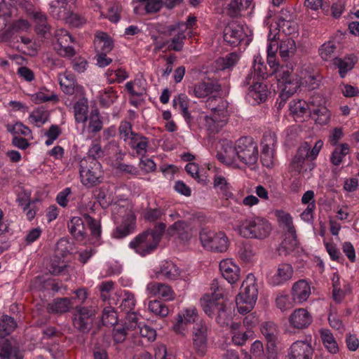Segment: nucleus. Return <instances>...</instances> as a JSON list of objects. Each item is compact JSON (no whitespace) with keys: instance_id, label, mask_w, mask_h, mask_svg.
Segmentation results:
<instances>
[{"instance_id":"nucleus-1","label":"nucleus","mask_w":359,"mask_h":359,"mask_svg":"<svg viewBox=\"0 0 359 359\" xmlns=\"http://www.w3.org/2000/svg\"><path fill=\"white\" fill-rule=\"evenodd\" d=\"M217 156L220 162L231 168H252L258 160V147L252 138L248 137L239 138L234 142L224 140Z\"/></svg>"},{"instance_id":"nucleus-2","label":"nucleus","mask_w":359,"mask_h":359,"mask_svg":"<svg viewBox=\"0 0 359 359\" xmlns=\"http://www.w3.org/2000/svg\"><path fill=\"white\" fill-rule=\"evenodd\" d=\"M219 87L210 83H200L193 88V94L198 98L208 97L206 105L211 110L210 116L201 113L198 120L200 124L212 132L218 131L224 126L229 116L228 102L221 97L211 95L217 92Z\"/></svg>"},{"instance_id":"nucleus-3","label":"nucleus","mask_w":359,"mask_h":359,"mask_svg":"<svg viewBox=\"0 0 359 359\" xmlns=\"http://www.w3.org/2000/svg\"><path fill=\"white\" fill-rule=\"evenodd\" d=\"M276 79L281 91L280 97L282 100L280 105L283 104L289 97L296 93L301 86L314 79L306 67L298 68L295 72L292 73L287 67H281L276 73Z\"/></svg>"},{"instance_id":"nucleus-4","label":"nucleus","mask_w":359,"mask_h":359,"mask_svg":"<svg viewBox=\"0 0 359 359\" xmlns=\"http://www.w3.org/2000/svg\"><path fill=\"white\" fill-rule=\"evenodd\" d=\"M258 290L256 279L253 274L249 273L240 287V291L236 297V305L238 312L245 314L250 312L257 302Z\"/></svg>"},{"instance_id":"nucleus-5","label":"nucleus","mask_w":359,"mask_h":359,"mask_svg":"<svg viewBox=\"0 0 359 359\" xmlns=\"http://www.w3.org/2000/svg\"><path fill=\"white\" fill-rule=\"evenodd\" d=\"M112 215L116 222L121 219L120 224L112 231V238L121 239L134 231L136 217L129 205H114L112 207Z\"/></svg>"},{"instance_id":"nucleus-6","label":"nucleus","mask_w":359,"mask_h":359,"mask_svg":"<svg viewBox=\"0 0 359 359\" xmlns=\"http://www.w3.org/2000/svg\"><path fill=\"white\" fill-rule=\"evenodd\" d=\"M272 230L271 223L262 217L248 218L237 226L236 231L243 238L262 240L267 238Z\"/></svg>"},{"instance_id":"nucleus-7","label":"nucleus","mask_w":359,"mask_h":359,"mask_svg":"<svg viewBox=\"0 0 359 359\" xmlns=\"http://www.w3.org/2000/svg\"><path fill=\"white\" fill-rule=\"evenodd\" d=\"M79 175L81 184L88 188L97 186L104 180L102 165L95 160L82 158L79 163Z\"/></svg>"},{"instance_id":"nucleus-8","label":"nucleus","mask_w":359,"mask_h":359,"mask_svg":"<svg viewBox=\"0 0 359 359\" xmlns=\"http://www.w3.org/2000/svg\"><path fill=\"white\" fill-rule=\"evenodd\" d=\"M85 224L88 225L92 236L97 238L101 233L100 222L88 215L72 217L68 223L69 232L76 240L83 241L86 234Z\"/></svg>"},{"instance_id":"nucleus-9","label":"nucleus","mask_w":359,"mask_h":359,"mask_svg":"<svg viewBox=\"0 0 359 359\" xmlns=\"http://www.w3.org/2000/svg\"><path fill=\"white\" fill-rule=\"evenodd\" d=\"M200 241L203 247L216 252H225L229 246V240L222 231L214 232L208 229H202L199 233Z\"/></svg>"},{"instance_id":"nucleus-10","label":"nucleus","mask_w":359,"mask_h":359,"mask_svg":"<svg viewBox=\"0 0 359 359\" xmlns=\"http://www.w3.org/2000/svg\"><path fill=\"white\" fill-rule=\"evenodd\" d=\"M323 146V142L320 140L316 142L312 149L308 142L302 144L290 164L291 169L295 172H300L303 168L305 160L307 158L311 160L315 159Z\"/></svg>"},{"instance_id":"nucleus-11","label":"nucleus","mask_w":359,"mask_h":359,"mask_svg":"<svg viewBox=\"0 0 359 359\" xmlns=\"http://www.w3.org/2000/svg\"><path fill=\"white\" fill-rule=\"evenodd\" d=\"M138 316L136 313H129L127 316V320L129 325L127 326L128 330H131V335L136 338L140 337L146 341H153L156 337V330L147 325L138 323Z\"/></svg>"},{"instance_id":"nucleus-12","label":"nucleus","mask_w":359,"mask_h":359,"mask_svg":"<svg viewBox=\"0 0 359 359\" xmlns=\"http://www.w3.org/2000/svg\"><path fill=\"white\" fill-rule=\"evenodd\" d=\"M250 35H251V31L247 27L236 22L229 23L224 32V40L232 46H238L242 41L248 44L251 41V39L249 38Z\"/></svg>"},{"instance_id":"nucleus-13","label":"nucleus","mask_w":359,"mask_h":359,"mask_svg":"<svg viewBox=\"0 0 359 359\" xmlns=\"http://www.w3.org/2000/svg\"><path fill=\"white\" fill-rule=\"evenodd\" d=\"M158 245L157 240L147 231L135 237L129 243V248L144 257L154 252Z\"/></svg>"},{"instance_id":"nucleus-14","label":"nucleus","mask_w":359,"mask_h":359,"mask_svg":"<svg viewBox=\"0 0 359 359\" xmlns=\"http://www.w3.org/2000/svg\"><path fill=\"white\" fill-rule=\"evenodd\" d=\"M198 313L195 306L184 308L176 316L173 330L177 334H184L189 325L200 323L198 321Z\"/></svg>"},{"instance_id":"nucleus-15","label":"nucleus","mask_w":359,"mask_h":359,"mask_svg":"<svg viewBox=\"0 0 359 359\" xmlns=\"http://www.w3.org/2000/svg\"><path fill=\"white\" fill-rule=\"evenodd\" d=\"M22 7L27 12H34L32 4L27 0H0V31L5 28L12 15L11 7Z\"/></svg>"},{"instance_id":"nucleus-16","label":"nucleus","mask_w":359,"mask_h":359,"mask_svg":"<svg viewBox=\"0 0 359 359\" xmlns=\"http://www.w3.org/2000/svg\"><path fill=\"white\" fill-rule=\"evenodd\" d=\"M224 297V290L219 287L212 293L203 295L201 299V305L204 312L209 316L216 314L223 305L222 299Z\"/></svg>"},{"instance_id":"nucleus-17","label":"nucleus","mask_w":359,"mask_h":359,"mask_svg":"<svg viewBox=\"0 0 359 359\" xmlns=\"http://www.w3.org/2000/svg\"><path fill=\"white\" fill-rule=\"evenodd\" d=\"M196 233V229L185 221L178 220L170 225L165 231L168 237H175L182 241H189Z\"/></svg>"},{"instance_id":"nucleus-18","label":"nucleus","mask_w":359,"mask_h":359,"mask_svg":"<svg viewBox=\"0 0 359 359\" xmlns=\"http://www.w3.org/2000/svg\"><path fill=\"white\" fill-rule=\"evenodd\" d=\"M277 27H278V31L276 30V28L274 30L272 29L273 33H278L277 36L280 32L286 36H292L291 37H294L298 34V25L293 15L287 10L281 11Z\"/></svg>"},{"instance_id":"nucleus-19","label":"nucleus","mask_w":359,"mask_h":359,"mask_svg":"<svg viewBox=\"0 0 359 359\" xmlns=\"http://www.w3.org/2000/svg\"><path fill=\"white\" fill-rule=\"evenodd\" d=\"M56 43L54 44L55 51L62 57H72L75 55V50L69 46L72 41V36L65 29H58L55 34Z\"/></svg>"},{"instance_id":"nucleus-20","label":"nucleus","mask_w":359,"mask_h":359,"mask_svg":"<svg viewBox=\"0 0 359 359\" xmlns=\"http://www.w3.org/2000/svg\"><path fill=\"white\" fill-rule=\"evenodd\" d=\"M219 271L222 277L231 285L236 283L241 278V269L231 258L220 261Z\"/></svg>"},{"instance_id":"nucleus-21","label":"nucleus","mask_w":359,"mask_h":359,"mask_svg":"<svg viewBox=\"0 0 359 359\" xmlns=\"http://www.w3.org/2000/svg\"><path fill=\"white\" fill-rule=\"evenodd\" d=\"M313 348L307 340L294 341L290 347L287 359H312Z\"/></svg>"},{"instance_id":"nucleus-22","label":"nucleus","mask_w":359,"mask_h":359,"mask_svg":"<svg viewBox=\"0 0 359 359\" xmlns=\"http://www.w3.org/2000/svg\"><path fill=\"white\" fill-rule=\"evenodd\" d=\"M132 4L137 15L154 14L163 7V0H132Z\"/></svg>"},{"instance_id":"nucleus-23","label":"nucleus","mask_w":359,"mask_h":359,"mask_svg":"<svg viewBox=\"0 0 359 359\" xmlns=\"http://www.w3.org/2000/svg\"><path fill=\"white\" fill-rule=\"evenodd\" d=\"M290 327L295 330H303L308 327L313 321L311 313L304 308L294 310L288 318Z\"/></svg>"},{"instance_id":"nucleus-24","label":"nucleus","mask_w":359,"mask_h":359,"mask_svg":"<svg viewBox=\"0 0 359 359\" xmlns=\"http://www.w3.org/2000/svg\"><path fill=\"white\" fill-rule=\"evenodd\" d=\"M277 32H272V27H269L268 34V43H267V63L270 68L273 70L272 73L276 76L281 67L276 60V53L278 50V44L276 43Z\"/></svg>"},{"instance_id":"nucleus-25","label":"nucleus","mask_w":359,"mask_h":359,"mask_svg":"<svg viewBox=\"0 0 359 359\" xmlns=\"http://www.w3.org/2000/svg\"><path fill=\"white\" fill-rule=\"evenodd\" d=\"M192 339L197 353L201 355H204L207 349V327L202 321L195 325Z\"/></svg>"},{"instance_id":"nucleus-26","label":"nucleus","mask_w":359,"mask_h":359,"mask_svg":"<svg viewBox=\"0 0 359 359\" xmlns=\"http://www.w3.org/2000/svg\"><path fill=\"white\" fill-rule=\"evenodd\" d=\"M293 269L289 264H280L277 269L268 277V282L273 286L280 285L292 278Z\"/></svg>"},{"instance_id":"nucleus-27","label":"nucleus","mask_w":359,"mask_h":359,"mask_svg":"<svg viewBox=\"0 0 359 359\" xmlns=\"http://www.w3.org/2000/svg\"><path fill=\"white\" fill-rule=\"evenodd\" d=\"M168 30L170 36L172 37L170 48L175 51L181 50L186 38L185 32L187 30V25L184 23H177L170 26Z\"/></svg>"},{"instance_id":"nucleus-28","label":"nucleus","mask_w":359,"mask_h":359,"mask_svg":"<svg viewBox=\"0 0 359 359\" xmlns=\"http://www.w3.org/2000/svg\"><path fill=\"white\" fill-rule=\"evenodd\" d=\"M268 93L267 86L262 83L257 81L249 87L246 100L252 105L259 104L266 101Z\"/></svg>"},{"instance_id":"nucleus-29","label":"nucleus","mask_w":359,"mask_h":359,"mask_svg":"<svg viewBox=\"0 0 359 359\" xmlns=\"http://www.w3.org/2000/svg\"><path fill=\"white\" fill-rule=\"evenodd\" d=\"M76 0H53L50 3V13L57 19L65 20L69 14L72 6Z\"/></svg>"},{"instance_id":"nucleus-30","label":"nucleus","mask_w":359,"mask_h":359,"mask_svg":"<svg viewBox=\"0 0 359 359\" xmlns=\"http://www.w3.org/2000/svg\"><path fill=\"white\" fill-rule=\"evenodd\" d=\"M147 292L150 297H158L165 301H172L175 294L168 285L160 283H149L147 285Z\"/></svg>"},{"instance_id":"nucleus-31","label":"nucleus","mask_w":359,"mask_h":359,"mask_svg":"<svg viewBox=\"0 0 359 359\" xmlns=\"http://www.w3.org/2000/svg\"><path fill=\"white\" fill-rule=\"evenodd\" d=\"M58 81L62 90L67 95H73L74 93H83V88L76 82L74 75L71 74L64 73L60 74Z\"/></svg>"},{"instance_id":"nucleus-32","label":"nucleus","mask_w":359,"mask_h":359,"mask_svg":"<svg viewBox=\"0 0 359 359\" xmlns=\"http://www.w3.org/2000/svg\"><path fill=\"white\" fill-rule=\"evenodd\" d=\"M311 294V284L306 280H299L292 287V296L297 304L306 302Z\"/></svg>"},{"instance_id":"nucleus-33","label":"nucleus","mask_w":359,"mask_h":359,"mask_svg":"<svg viewBox=\"0 0 359 359\" xmlns=\"http://www.w3.org/2000/svg\"><path fill=\"white\" fill-rule=\"evenodd\" d=\"M93 316L92 309L85 307L79 308L74 319V327L83 332L88 330L90 328V318Z\"/></svg>"},{"instance_id":"nucleus-34","label":"nucleus","mask_w":359,"mask_h":359,"mask_svg":"<svg viewBox=\"0 0 359 359\" xmlns=\"http://www.w3.org/2000/svg\"><path fill=\"white\" fill-rule=\"evenodd\" d=\"M279 54L281 58L286 61L294 56L297 52V44L294 37H284L280 41Z\"/></svg>"},{"instance_id":"nucleus-35","label":"nucleus","mask_w":359,"mask_h":359,"mask_svg":"<svg viewBox=\"0 0 359 359\" xmlns=\"http://www.w3.org/2000/svg\"><path fill=\"white\" fill-rule=\"evenodd\" d=\"M274 215L277 218L280 226L285 231V233L294 236L295 229L290 214L283 210H276L274 211Z\"/></svg>"},{"instance_id":"nucleus-36","label":"nucleus","mask_w":359,"mask_h":359,"mask_svg":"<svg viewBox=\"0 0 359 359\" xmlns=\"http://www.w3.org/2000/svg\"><path fill=\"white\" fill-rule=\"evenodd\" d=\"M357 62L355 56H348L344 58L334 57L332 60L333 65L339 69V74L341 78H344L348 72L351 71Z\"/></svg>"},{"instance_id":"nucleus-37","label":"nucleus","mask_w":359,"mask_h":359,"mask_svg":"<svg viewBox=\"0 0 359 359\" xmlns=\"http://www.w3.org/2000/svg\"><path fill=\"white\" fill-rule=\"evenodd\" d=\"M74 116L76 123H86L88 120V102L86 98H81L74 105Z\"/></svg>"},{"instance_id":"nucleus-38","label":"nucleus","mask_w":359,"mask_h":359,"mask_svg":"<svg viewBox=\"0 0 359 359\" xmlns=\"http://www.w3.org/2000/svg\"><path fill=\"white\" fill-rule=\"evenodd\" d=\"M72 306V302L69 298L55 299L47 306L50 313H62L67 312Z\"/></svg>"},{"instance_id":"nucleus-39","label":"nucleus","mask_w":359,"mask_h":359,"mask_svg":"<svg viewBox=\"0 0 359 359\" xmlns=\"http://www.w3.org/2000/svg\"><path fill=\"white\" fill-rule=\"evenodd\" d=\"M241 325L233 323L231 325V340L233 344L237 346L243 345L252 334L250 331L244 332L241 330Z\"/></svg>"},{"instance_id":"nucleus-40","label":"nucleus","mask_w":359,"mask_h":359,"mask_svg":"<svg viewBox=\"0 0 359 359\" xmlns=\"http://www.w3.org/2000/svg\"><path fill=\"white\" fill-rule=\"evenodd\" d=\"M289 107L290 114L296 121L309 111V104L303 100H294L290 102Z\"/></svg>"},{"instance_id":"nucleus-41","label":"nucleus","mask_w":359,"mask_h":359,"mask_svg":"<svg viewBox=\"0 0 359 359\" xmlns=\"http://www.w3.org/2000/svg\"><path fill=\"white\" fill-rule=\"evenodd\" d=\"M127 143L138 155L144 156L146 154L149 144L147 137L137 134L133 135Z\"/></svg>"},{"instance_id":"nucleus-42","label":"nucleus","mask_w":359,"mask_h":359,"mask_svg":"<svg viewBox=\"0 0 359 359\" xmlns=\"http://www.w3.org/2000/svg\"><path fill=\"white\" fill-rule=\"evenodd\" d=\"M145 82L142 79H135L134 81L126 83V90L131 97H140L146 93Z\"/></svg>"},{"instance_id":"nucleus-43","label":"nucleus","mask_w":359,"mask_h":359,"mask_svg":"<svg viewBox=\"0 0 359 359\" xmlns=\"http://www.w3.org/2000/svg\"><path fill=\"white\" fill-rule=\"evenodd\" d=\"M102 128V121L101 120L99 112L97 109L92 110L89 118L88 128L83 127L81 134L84 135L86 132L95 133Z\"/></svg>"},{"instance_id":"nucleus-44","label":"nucleus","mask_w":359,"mask_h":359,"mask_svg":"<svg viewBox=\"0 0 359 359\" xmlns=\"http://www.w3.org/2000/svg\"><path fill=\"white\" fill-rule=\"evenodd\" d=\"M95 44L102 53H109L114 46L111 39L104 32H98L95 35Z\"/></svg>"},{"instance_id":"nucleus-45","label":"nucleus","mask_w":359,"mask_h":359,"mask_svg":"<svg viewBox=\"0 0 359 359\" xmlns=\"http://www.w3.org/2000/svg\"><path fill=\"white\" fill-rule=\"evenodd\" d=\"M320 336L325 348L331 353L334 354L339 351V346L332 333L329 330H322Z\"/></svg>"},{"instance_id":"nucleus-46","label":"nucleus","mask_w":359,"mask_h":359,"mask_svg":"<svg viewBox=\"0 0 359 359\" xmlns=\"http://www.w3.org/2000/svg\"><path fill=\"white\" fill-rule=\"evenodd\" d=\"M294 301L292 297L286 293H280L276 298V306L281 312H286L294 307Z\"/></svg>"},{"instance_id":"nucleus-47","label":"nucleus","mask_w":359,"mask_h":359,"mask_svg":"<svg viewBox=\"0 0 359 359\" xmlns=\"http://www.w3.org/2000/svg\"><path fill=\"white\" fill-rule=\"evenodd\" d=\"M172 105L175 109L179 110L186 119L190 118V114L188 110L189 99L184 94H180L175 96L172 100Z\"/></svg>"},{"instance_id":"nucleus-48","label":"nucleus","mask_w":359,"mask_h":359,"mask_svg":"<svg viewBox=\"0 0 359 359\" xmlns=\"http://www.w3.org/2000/svg\"><path fill=\"white\" fill-rule=\"evenodd\" d=\"M239 56L235 53H231L226 57H220L216 60V67L219 70L231 69L238 61Z\"/></svg>"},{"instance_id":"nucleus-49","label":"nucleus","mask_w":359,"mask_h":359,"mask_svg":"<svg viewBox=\"0 0 359 359\" xmlns=\"http://www.w3.org/2000/svg\"><path fill=\"white\" fill-rule=\"evenodd\" d=\"M238 253L241 259L245 262H254L257 256L255 248L248 243H243L241 245Z\"/></svg>"},{"instance_id":"nucleus-50","label":"nucleus","mask_w":359,"mask_h":359,"mask_svg":"<svg viewBox=\"0 0 359 359\" xmlns=\"http://www.w3.org/2000/svg\"><path fill=\"white\" fill-rule=\"evenodd\" d=\"M161 273L168 279L175 280L180 276V271L173 262H165L161 267Z\"/></svg>"},{"instance_id":"nucleus-51","label":"nucleus","mask_w":359,"mask_h":359,"mask_svg":"<svg viewBox=\"0 0 359 359\" xmlns=\"http://www.w3.org/2000/svg\"><path fill=\"white\" fill-rule=\"evenodd\" d=\"M16 327V323L13 318L8 316H3L0 318V338L8 335Z\"/></svg>"},{"instance_id":"nucleus-52","label":"nucleus","mask_w":359,"mask_h":359,"mask_svg":"<svg viewBox=\"0 0 359 359\" xmlns=\"http://www.w3.org/2000/svg\"><path fill=\"white\" fill-rule=\"evenodd\" d=\"M349 145L346 143L339 144L335 148L331 156V162L334 165H339L342 162L343 158L349 152Z\"/></svg>"},{"instance_id":"nucleus-53","label":"nucleus","mask_w":359,"mask_h":359,"mask_svg":"<svg viewBox=\"0 0 359 359\" xmlns=\"http://www.w3.org/2000/svg\"><path fill=\"white\" fill-rule=\"evenodd\" d=\"M310 114L315 122L320 126L327 125L330 121L331 114L327 107H321Z\"/></svg>"},{"instance_id":"nucleus-54","label":"nucleus","mask_w":359,"mask_h":359,"mask_svg":"<svg viewBox=\"0 0 359 359\" xmlns=\"http://www.w3.org/2000/svg\"><path fill=\"white\" fill-rule=\"evenodd\" d=\"M148 309L151 313L161 317H165L169 313L168 306L158 300L149 301Z\"/></svg>"},{"instance_id":"nucleus-55","label":"nucleus","mask_w":359,"mask_h":359,"mask_svg":"<svg viewBox=\"0 0 359 359\" xmlns=\"http://www.w3.org/2000/svg\"><path fill=\"white\" fill-rule=\"evenodd\" d=\"M129 325V323L127 320V316L126 317L125 325H120L118 323L116 324L113 329V337L116 342L120 343L123 342L126 335L131 334V330H128L127 326Z\"/></svg>"},{"instance_id":"nucleus-56","label":"nucleus","mask_w":359,"mask_h":359,"mask_svg":"<svg viewBox=\"0 0 359 359\" xmlns=\"http://www.w3.org/2000/svg\"><path fill=\"white\" fill-rule=\"evenodd\" d=\"M109 83H121L128 77V72L121 68L117 69H108L105 73Z\"/></svg>"},{"instance_id":"nucleus-57","label":"nucleus","mask_w":359,"mask_h":359,"mask_svg":"<svg viewBox=\"0 0 359 359\" xmlns=\"http://www.w3.org/2000/svg\"><path fill=\"white\" fill-rule=\"evenodd\" d=\"M66 267V262L57 255L53 257L47 265V269L50 273L55 275L60 274Z\"/></svg>"},{"instance_id":"nucleus-58","label":"nucleus","mask_w":359,"mask_h":359,"mask_svg":"<svg viewBox=\"0 0 359 359\" xmlns=\"http://www.w3.org/2000/svg\"><path fill=\"white\" fill-rule=\"evenodd\" d=\"M254 77L257 80L264 79L267 77L266 67L260 56H255L253 63Z\"/></svg>"},{"instance_id":"nucleus-59","label":"nucleus","mask_w":359,"mask_h":359,"mask_svg":"<svg viewBox=\"0 0 359 359\" xmlns=\"http://www.w3.org/2000/svg\"><path fill=\"white\" fill-rule=\"evenodd\" d=\"M29 121L36 126L40 127L48 121V113L43 109H36L29 114Z\"/></svg>"},{"instance_id":"nucleus-60","label":"nucleus","mask_w":359,"mask_h":359,"mask_svg":"<svg viewBox=\"0 0 359 359\" xmlns=\"http://www.w3.org/2000/svg\"><path fill=\"white\" fill-rule=\"evenodd\" d=\"M277 139L274 132L269 130L264 133L261 142L262 150H275Z\"/></svg>"},{"instance_id":"nucleus-61","label":"nucleus","mask_w":359,"mask_h":359,"mask_svg":"<svg viewBox=\"0 0 359 359\" xmlns=\"http://www.w3.org/2000/svg\"><path fill=\"white\" fill-rule=\"evenodd\" d=\"M117 98L116 93L111 87L104 89L100 92V101L101 104L108 107L113 104Z\"/></svg>"},{"instance_id":"nucleus-62","label":"nucleus","mask_w":359,"mask_h":359,"mask_svg":"<svg viewBox=\"0 0 359 359\" xmlns=\"http://www.w3.org/2000/svg\"><path fill=\"white\" fill-rule=\"evenodd\" d=\"M336 50V46L334 41H329L324 43L319 48V54L321 58L327 61L330 60Z\"/></svg>"},{"instance_id":"nucleus-63","label":"nucleus","mask_w":359,"mask_h":359,"mask_svg":"<svg viewBox=\"0 0 359 359\" xmlns=\"http://www.w3.org/2000/svg\"><path fill=\"white\" fill-rule=\"evenodd\" d=\"M23 355L13 349L10 344H5L0 350L1 359H22Z\"/></svg>"},{"instance_id":"nucleus-64","label":"nucleus","mask_w":359,"mask_h":359,"mask_svg":"<svg viewBox=\"0 0 359 359\" xmlns=\"http://www.w3.org/2000/svg\"><path fill=\"white\" fill-rule=\"evenodd\" d=\"M262 334L269 341H273L277 334L276 325L272 322L264 323L261 327Z\"/></svg>"}]
</instances>
